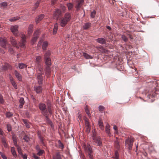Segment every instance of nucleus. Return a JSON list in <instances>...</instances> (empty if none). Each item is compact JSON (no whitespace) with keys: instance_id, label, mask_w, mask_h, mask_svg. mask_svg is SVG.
Segmentation results:
<instances>
[{"instance_id":"1","label":"nucleus","mask_w":159,"mask_h":159,"mask_svg":"<svg viewBox=\"0 0 159 159\" xmlns=\"http://www.w3.org/2000/svg\"><path fill=\"white\" fill-rule=\"evenodd\" d=\"M21 42L19 43V45L17 43V42L14 37H10V40L12 45L16 47L17 48H19V47L24 48L25 47V42L26 36L24 34H22L21 36Z\"/></svg>"},{"instance_id":"2","label":"nucleus","mask_w":159,"mask_h":159,"mask_svg":"<svg viewBox=\"0 0 159 159\" xmlns=\"http://www.w3.org/2000/svg\"><path fill=\"white\" fill-rule=\"evenodd\" d=\"M44 61L46 66L47 70L50 69L51 65V60L50 58V52L48 51L45 54L44 57Z\"/></svg>"},{"instance_id":"3","label":"nucleus","mask_w":159,"mask_h":159,"mask_svg":"<svg viewBox=\"0 0 159 159\" xmlns=\"http://www.w3.org/2000/svg\"><path fill=\"white\" fill-rule=\"evenodd\" d=\"M71 19L70 15V14L66 13L64 16V18H62L60 21L61 25L62 27L65 26L69 21Z\"/></svg>"},{"instance_id":"4","label":"nucleus","mask_w":159,"mask_h":159,"mask_svg":"<svg viewBox=\"0 0 159 159\" xmlns=\"http://www.w3.org/2000/svg\"><path fill=\"white\" fill-rule=\"evenodd\" d=\"M39 107V109L41 111L42 113L44 116L47 117L48 114L47 110L45 104L43 103H40Z\"/></svg>"},{"instance_id":"5","label":"nucleus","mask_w":159,"mask_h":159,"mask_svg":"<svg viewBox=\"0 0 159 159\" xmlns=\"http://www.w3.org/2000/svg\"><path fill=\"white\" fill-rule=\"evenodd\" d=\"M134 139L132 138L127 139L125 142L126 146H128V148L129 149H131L134 142Z\"/></svg>"},{"instance_id":"6","label":"nucleus","mask_w":159,"mask_h":159,"mask_svg":"<svg viewBox=\"0 0 159 159\" xmlns=\"http://www.w3.org/2000/svg\"><path fill=\"white\" fill-rule=\"evenodd\" d=\"M38 82L39 84H42L43 82V76L42 75H43V70H38Z\"/></svg>"},{"instance_id":"7","label":"nucleus","mask_w":159,"mask_h":159,"mask_svg":"<svg viewBox=\"0 0 159 159\" xmlns=\"http://www.w3.org/2000/svg\"><path fill=\"white\" fill-rule=\"evenodd\" d=\"M18 26L15 25L14 26H12L11 27V30L13 34L16 36L18 35Z\"/></svg>"},{"instance_id":"8","label":"nucleus","mask_w":159,"mask_h":159,"mask_svg":"<svg viewBox=\"0 0 159 159\" xmlns=\"http://www.w3.org/2000/svg\"><path fill=\"white\" fill-rule=\"evenodd\" d=\"M39 33L40 31L39 30H37L34 31V34L33 37L31 40L32 43L33 44L34 43L37 41L38 38Z\"/></svg>"},{"instance_id":"9","label":"nucleus","mask_w":159,"mask_h":159,"mask_svg":"<svg viewBox=\"0 0 159 159\" xmlns=\"http://www.w3.org/2000/svg\"><path fill=\"white\" fill-rule=\"evenodd\" d=\"M93 139L94 143H97V145L99 146H100L102 145V141L100 138L98 137H97L93 135Z\"/></svg>"},{"instance_id":"10","label":"nucleus","mask_w":159,"mask_h":159,"mask_svg":"<svg viewBox=\"0 0 159 159\" xmlns=\"http://www.w3.org/2000/svg\"><path fill=\"white\" fill-rule=\"evenodd\" d=\"M145 95L148 99H150L151 98L155 97L156 94L154 92H153L150 91H148L147 90L145 91Z\"/></svg>"},{"instance_id":"11","label":"nucleus","mask_w":159,"mask_h":159,"mask_svg":"<svg viewBox=\"0 0 159 159\" xmlns=\"http://www.w3.org/2000/svg\"><path fill=\"white\" fill-rule=\"evenodd\" d=\"M85 149L88 152L89 156L90 159H93L92 154V150L90 146L89 145H87V147H85Z\"/></svg>"},{"instance_id":"12","label":"nucleus","mask_w":159,"mask_h":159,"mask_svg":"<svg viewBox=\"0 0 159 159\" xmlns=\"http://www.w3.org/2000/svg\"><path fill=\"white\" fill-rule=\"evenodd\" d=\"M55 18L58 20L62 16V13L61 10L59 9H57L54 13Z\"/></svg>"},{"instance_id":"13","label":"nucleus","mask_w":159,"mask_h":159,"mask_svg":"<svg viewBox=\"0 0 159 159\" xmlns=\"http://www.w3.org/2000/svg\"><path fill=\"white\" fill-rule=\"evenodd\" d=\"M34 90L37 93H41L42 90V88L41 85H36L34 87Z\"/></svg>"},{"instance_id":"14","label":"nucleus","mask_w":159,"mask_h":159,"mask_svg":"<svg viewBox=\"0 0 159 159\" xmlns=\"http://www.w3.org/2000/svg\"><path fill=\"white\" fill-rule=\"evenodd\" d=\"M84 2V0H78L76 6V8L77 10H79L81 6L83 5Z\"/></svg>"},{"instance_id":"15","label":"nucleus","mask_w":159,"mask_h":159,"mask_svg":"<svg viewBox=\"0 0 159 159\" xmlns=\"http://www.w3.org/2000/svg\"><path fill=\"white\" fill-rule=\"evenodd\" d=\"M0 42L1 46L4 48H6V44H7L6 40L5 39L1 38L0 39Z\"/></svg>"},{"instance_id":"16","label":"nucleus","mask_w":159,"mask_h":159,"mask_svg":"<svg viewBox=\"0 0 159 159\" xmlns=\"http://www.w3.org/2000/svg\"><path fill=\"white\" fill-rule=\"evenodd\" d=\"M96 40L98 43L102 44H105L106 43V40L103 38H98Z\"/></svg>"},{"instance_id":"17","label":"nucleus","mask_w":159,"mask_h":159,"mask_svg":"<svg viewBox=\"0 0 159 159\" xmlns=\"http://www.w3.org/2000/svg\"><path fill=\"white\" fill-rule=\"evenodd\" d=\"M91 23L89 22L85 23L83 26V28L84 30L89 29L91 26Z\"/></svg>"},{"instance_id":"18","label":"nucleus","mask_w":159,"mask_h":159,"mask_svg":"<svg viewBox=\"0 0 159 159\" xmlns=\"http://www.w3.org/2000/svg\"><path fill=\"white\" fill-rule=\"evenodd\" d=\"M44 15L41 14L40 15L38 16L36 18V22L37 24H38L44 17Z\"/></svg>"},{"instance_id":"19","label":"nucleus","mask_w":159,"mask_h":159,"mask_svg":"<svg viewBox=\"0 0 159 159\" xmlns=\"http://www.w3.org/2000/svg\"><path fill=\"white\" fill-rule=\"evenodd\" d=\"M105 131L106 133L107 134L108 136H111V134L110 130V126L108 124H106Z\"/></svg>"},{"instance_id":"20","label":"nucleus","mask_w":159,"mask_h":159,"mask_svg":"<svg viewBox=\"0 0 159 159\" xmlns=\"http://www.w3.org/2000/svg\"><path fill=\"white\" fill-rule=\"evenodd\" d=\"M114 146L117 149H119L120 148V145L119 143L118 139L117 137L116 138V140L115 141Z\"/></svg>"},{"instance_id":"21","label":"nucleus","mask_w":159,"mask_h":159,"mask_svg":"<svg viewBox=\"0 0 159 159\" xmlns=\"http://www.w3.org/2000/svg\"><path fill=\"white\" fill-rule=\"evenodd\" d=\"M33 26L32 25H30L28 28V34L29 35H30L33 31Z\"/></svg>"},{"instance_id":"22","label":"nucleus","mask_w":159,"mask_h":159,"mask_svg":"<svg viewBox=\"0 0 159 159\" xmlns=\"http://www.w3.org/2000/svg\"><path fill=\"white\" fill-rule=\"evenodd\" d=\"M1 141L4 147L5 148H7L8 147V144L6 142V139L4 137H2Z\"/></svg>"},{"instance_id":"23","label":"nucleus","mask_w":159,"mask_h":159,"mask_svg":"<svg viewBox=\"0 0 159 159\" xmlns=\"http://www.w3.org/2000/svg\"><path fill=\"white\" fill-rule=\"evenodd\" d=\"M47 106V111H48L49 113H50V114H52V113L53 110L52 107L51 106V104H48Z\"/></svg>"},{"instance_id":"24","label":"nucleus","mask_w":159,"mask_h":159,"mask_svg":"<svg viewBox=\"0 0 159 159\" xmlns=\"http://www.w3.org/2000/svg\"><path fill=\"white\" fill-rule=\"evenodd\" d=\"M15 74L16 77L19 81H21L22 80V77L21 75L18 73L16 70L15 71Z\"/></svg>"},{"instance_id":"25","label":"nucleus","mask_w":159,"mask_h":159,"mask_svg":"<svg viewBox=\"0 0 159 159\" xmlns=\"http://www.w3.org/2000/svg\"><path fill=\"white\" fill-rule=\"evenodd\" d=\"M19 102L20 103L19 107L20 108H21L23 107L25 103V101L24 98H21L19 100Z\"/></svg>"},{"instance_id":"26","label":"nucleus","mask_w":159,"mask_h":159,"mask_svg":"<svg viewBox=\"0 0 159 159\" xmlns=\"http://www.w3.org/2000/svg\"><path fill=\"white\" fill-rule=\"evenodd\" d=\"M48 45V42L46 41H45L43 42V43L42 48L44 50H46L47 47Z\"/></svg>"},{"instance_id":"27","label":"nucleus","mask_w":159,"mask_h":159,"mask_svg":"<svg viewBox=\"0 0 159 159\" xmlns=\"http://www.w3.org/2000/svg\"><path fill=\"white\" fill-rule=\"evenodd\" d=\"M53 159H61L60 153L56 152L55 155L53 156Z\"/></svg>"},{"instance_id":"28","label":"nucleus","mask_w":159,"mask_h":159,"mask_svg":"<svg viewBox=\"0 0 159 159\" xmlns=\"http://www.w3.org/2000/svg\"><path fill=\"white\" fill-rule=\"evenodd\" d=\"M3 70H11V67L10 65L8 63H5L3 67Z\"/></svg>"},{"instance_id":"29","label":"nucleus","mask_w":159,"mask_h":159,"mask_svg":"<svg viewBox=\"0 0 159 159\" xmlns=\"http://www.w3.org/2000/svg\"><path fill=\"white\" fill-rule=\"evenodd\" d=\"M83 56L86 59H91L93 58V57L89 55L85 52H83Z\"/></svg>"},{"instance_id":"30","label":"nucleus","mask_w":159,"mask_h":159,"mask_svg":"<svg viewBox=\"0 0 159 159\" xmlns=\"http://www.w3.org/2000/svg\"><path fill=\"white\" fill-rule=\"evenodd\" d=\"M58 25L57 23L54 25L53 31V34L54 35H55L56 34L57 31L58 30Z\"/></svg>"},{"instance_id":"31","label":"nucleus","mask_w":159,"mask_h":159,"mask_svg":"<svg viewBox=\"0 0 159 159\" xmlns=\"http://www.w3.org/2000/svg\"><path fill=\"white\" fill-rule=\"evenodd\" d=\"M11 151L13 156L15 157H16L17 156L15 148L14 147H12L11 148Z\"/></svg>"},{"instance_id":"32","label":"nucleus","mask_w":159,"mask_h":159,"mask_svg":"<svg viewBox=\"0 0 159 159\" xmlns=\"http://www.w3.org/2000/svg\"><path fill=\"white\" fill-rule=\"evenodd\" d=\"M98 124L100 128L102 130L104 129V127L103 125V123L102 120L101 119H99L98 120Z\"/></svg>"},{"instance_id":"33","label":"nucleus","mask_w":159,"mask_h":159,"mask_svg":"<svg viewBox=\"0 0 159 159\" xmlns=\"http://www.w3.org/2000/svg\"><path fill=\"white\" fill-rule=\"evenodd\" d=\"M18 66L20 69H25L27 67L26 65L22 63H20Z\"/></svg>"},{"instance_id":"34","label":"nucleus","mask_w":159,"mask_h":159,"mask_svg":"<svg viewBox=\"0 0 159 159\" xmlns=\"http://www.w3.org/2000/svg\"><path fill=\"white\" fill-rule=\"evenodd\" d=\"M41 61V57L40 56H37L36 57V63L39 65V64L40 63Z\"/></svg>"},{"instance_id":"35","label":"nucleus","mask_w":159,"mask_h":159,"mask_svg":"<svg viewBox=\"0 0 159 159\" xmlns=\"http://www.w3.org/2000/svg\"><path fill=\"white\" fill-rule=\"evenodd\" d=\"M23 121L25 124V126L28 128H29L30 127V124L28 122V121L26 120H23Z\"/></svg>"},{"instance_id":"36","label":"nucleus","mask_w":159,"mask_h":159,"mask_svg":"<svg viewBox=\"0 0 159 159\" xmlns=\"http://www.w3.org/2000/svg\"><path fill=\"white\" fill-rule=\"evenodd\" d=\"M40 1L41 0H39L37 1L35 4V7H34L33 9L34 11L38 7Z\"/></svg>"},{"instance_id":"37","label":"nucleus","mask_w":159,"mask_h":159,"mask_svg":"<svg viewBox=\"0 0 159 159\" xmlns=\"http://www.w3.org/2000/svg\"><path fill=\"white\" fill-rule=\"evenodd\" d=\"M38 151V152L37 153V155L39 156H42L43 153H45L44 151L43 150L40 149Z\"/></svg>"},{"instance_id":"38","label":"nucleus","mask_w":159,"mask_h":159,"mask_svg":"<svg viewBox=\"0 0 159 159\" xmlns=\"http://www.w3.org/2000/svg\"><path fill=\"white\" fill-rule=\"evenodd\" d=\"M85 127L90 126V124L89 121V120L87 118L84 119Z\"/></svg>"},{"instance_id":"39","label":"nucleus","mask_w":159,"mask_h":159,"mask_svg":"<svg viewBox=\"0 0 159 159\" xmlns=\"http://www.w3.org/2000/svg\"><path fill=\"white\" fill-rule=\"evenodd\" d=\"M20 19V17L18 16H16V17H14L12 18L9 19V20L10 21H15L17 20H19Z\"/></svg>"},{"instance_id":"40","label":"nucleus","mask_w":159,"mask_h":159,"mask_svg":"<svg viewBox=\"0 0 159 159\" xmlns=\"http://www.w3.org/2000/svg\"><path fill=\"white\" fill-rule=\"evenodd\" d=\"M96 14V11L94 10L93 11H92L91 13L90 16L91 17L93 18L95 17V16Z\"/></svg>"},{"instance_id":"41","label":"nucleus","mask_w":159,"mask_h":159,"mask_svg":"<svg viewBox=\"0 0 159 159\" xmlns=\"http://www.w3.org/2000/svg\"><path fill=\"white\" fill-rule=\"evenodd\" d=\"M101 49L102 50L101 52L102 53H105L108 52V50L105 49L102 46H101L99 48V50Z\"/></svg>"},{"instance_id":"42","label":"nucleus","mask_w":159,"mask_h":159,"mask_svg":"<svg viewBox=\"0 0 159 159\" xmlns=\"http://www.w3.org/2000/svg\"><path fill=\"white\" fill-rule=\"evenodd\" d=\"M38 135L39 139H40L41 142L42 143H43V137L41 136V134L39 133H38Z\"/></svg>"},{"instance_id":"43","label":"nucleus","mask_w":159,"mask_h":159,"mask_svg":"<svg viewBox=\"0 0 159 159\" xmlns=\"http://www.w3.org/2000/svg\"><path fill=\"white\" fill-rule=\"evenodd\" d=\"M67 7L69 10H71V9L73 7V5L71 3H68L67 5Z\"/></svg>"},{"instance_id":"44","label":"nucleus","mask_w":159,"mask_h":159,"mask_svg":"<svg viewBox=\"0 0 159 159\" xmlns=\"http://www.w3.org/2000/svg\"><path fill=\"white\" fill-rule=\"evenodd\" d=\"M121 38L125 42H126L128 41V38L124 35H121Z\"/></svg>"},{"instance_id":"45","label":"nucleus","mask_w":159,"mask_h":159,"mask_svg":"<svg viewBox=\"0 0 159 159\" xmlns=\"http://www.w3.org/2000/svg\"><path fill=\"white\" fill-rule=\"evenodd\" d=\"M0 5L2 7H5L7 5V2H5L1 3Z\"/></svg>"},{"instance_id":"46","label":"nucleus","mask_w":159,"mask_h":159,"mask_svg":"<svg viewBox=\"0 0 159 159\" xmlns=\"http://www.w3.org/2000/svg\"><path fill=\"white\" fill-rule=\"evenodd\" d=\"M114 159H119V154L117 151L115 152Z\"/></svg>"},{"instance_id":"47","label":"nucleus","mask_w":159,"mask_h":159,"mask_svg":"<svg viewBox=\"0 0 159 159\" xmlns=\"http://www.w3.org/2000/svg\"><path fill=\"white\" fill-rule=\"evenodd\" d=\"M58 143L59 144V147L61 148H64V145L60 140H59L58 141Z\"/></svg>"},{"instance_id":"48","label":"nucleus","mask_w":159,"mask_h":159,"mask_svg":"<svg viewBox=\"0 0 159 159\" xmlns=\"http://www.w3.org/2000/svg\"><path fill=\"white\" fill-rule=\"evenodd\" d=\"M0 155L3 159H7V157L2 152H0Z\"/></svg>"},{"instance_id":"49","label":"nucleus","mask_w":159,"mask_h":159,"mask_svg":"<svg viewBox=\"0 0 159 159\" xmlns=\"http://www.w3.org/2000/svg\"><path fill=\"white\" fill-rule=\"evenodd\" d=\"M85 111L89 117H90V113L89 111L88 108L86 107L85 109Z\"/></svg>"},{"instance_id":"50","label":"nucleus","mask_w":159,"mask_h":159,"mask_svg":"<svg viewBox=\"0 0 159 159\" xmlns=\"http://www.w3.org/2000/svg\"><path fill=\"white\" fill-rule=\"evenodd\" d=\"M11 83L12 85L14 87L15 89H17V85H16L15 82L14 81H12L11 82Z\"/></svg>"},{"instance_id":"51","label":"nucleus","mask_w":159,"mask_h":159,"mask_svg":"<svg viewBox=\"0 0 159 159\" xmlns=\"http://www.w3.org/2000/svg\"><path fill=\"white\" fill-rule=\"evenodd\" d=\"M99 110L101 112L103 111L104 109V107L102 106H100L98 107Z\"/></svg>"},{"instance_id":"52","label":"nucleus","mask_w":159,"mask_h":159,"mask_svg":"<svg viewBox=\"0 0 159 159\" xmlns=\"http://www.w3.org/2000/svg\"><path fill=\"white\" fill-rule=\"evenodd\" d=\"M6 115L7 117L10 118L13 115V114L11 112H8L6 113Z\"/></svg>"},{"instance_id":"53","label":"nucleus","mask_w":159,"mask_h":159,"mask_svg":"<svg viewBox=\"0 0 159 159\" xmlns=\"http://www.w3.org/2000/svg\"><path fill=\"white\" fill-rule=\"evenodd\" d=\"M23 139L26 142H28L30 140V139L27 135H25V136L23 138Z\"/></svg>"},{"instance_id":"54","label":"nucleus","mask_w":159,"mask_h":159,"mask_svg":"<svg viewBox=\"0 0 159 159\" xmlns=\"http://www.w3.org/2000/svg\"><path fill=\"white\" fill-rule=\"evenodd\" d=\"M7 130L8 131H10L11 130V125L10 124L7 125Z\"/></svg>"},{"instance_id":"55","label":"nucleus","mask_w":159,"mask_h":159,"mask_svg":"<svg viewBox=\"0 0 159 159\" xmlns=\"http://www.w3.org/2000/svg\"><path fill=\"white\" fill-rule=\"evenodd\" d=\"M0 103L2 104L4 103V100L2 95L0 93Z\"/></svg>"},{"instance_id":"56","label":"nucleus","mask_w":159,"mask_h":159,"mask_svg":"<svg viewBox=\"0 0 159 159\" xmlns=\"http://www.w3.org/2000/svg\"><path fill=\"white\" fill-rule=\"evenodd\" d=\"M86 128V132L89 133L90 131V126L85 127Z\"/></svg>"},{"instance_id":"57","label":"nucleus","mask_w":159,"mask_h":159,"mask_svg":"<svg viewBox=\"0 0 159 159\" xmlns=\"http://www.w3.org/2000/svg\"><path fill=\"white\" fill-rule=\"evenodd\" d=\"M115 59H116V60L115 61H116V60L117 59V61L116 62V63L117 64H120V59L119 57H116L115 58H114Z\"/></svg>"},{"instance_id":"58","label":"nucleus","mask_w":159,"mask_h":159,"mask_svg":"<svg viewBox=\"0 0 159 159\" xmlns=\"http://www.w3.org/2000/svg\"><path fill=\"white\" fill-rule=\"evenodd\" d=\"M23 159H27V155L26 154H23L21 155Z\"/></svg>"},{"instance_id":"59","label":"nucleus","mask_w":159,"mask_h":159,"mask_svg":"<svg viewBox=\"0 0 159 159\" xmlns=\"http://www.w3.org/2000/svg\"><path fill=\"white\" fill-rule=\"evenodd\" d=\"M18 152L20 154L22 155V154L21 149L19 147L18 148Z\"/></svg>"},{"instance_id":"60","label":"nucleus","mask_w":159,"mask_h":159,"mask_svg":"<svg viewBox=\"0 0 159 159\" xmlns=\"http://www.w3.org/2000/svg\"><path fill=\"white\" fill-rule=\"evenodd\" d=\"M122 67H123L122 65H120L119 64V65H118L117 66V70H120V69H122Z\"/></svg>"},{"instance_id":"61","label":"nucleus","mask_w":159,"mask_h":159,"mask_svg":"<svg viewBox=\"0 0 159 159\" xmlns=\"http://www.w3.org/2000/svg\"><path fill=\"white\" fill-rule=\"evenodd\" d=\"M9 52L11 53H13L14 52V50H13V49L12 48H10L9 49Z\"/></svg>"},{"instance_id":"62","label":"nucleus","mask_w":159,"mask_h":159,"mask_svg":"<svg viewBox=\"0 0 159 159\" xmlns=\"http://www.w3.org/2000/svg\"><path fill=\"white\" fill-rule=\"evenodd\" d=\"M33 157L34 159H39V158L37 156H36L35 154H34Z\"/></svg>"},{"instance_id":"63","label":"nucleus","mask_w":159,"mask_h":159,"mask_svg":"<svg viewBox=\"0 0 159 159\" xmlns=\"http://www.w3.org/2000/svg\"><path fill=\"white\" fill-rule=\"evenodd\" d=\"M13 139L14 143L15 145L16 144H17V141L16 140V139H15L14 138H13Z\"/></svg>"},{"instance_id":"64","label":"nucleus","mask_w":159,"mask_h":159,"mask_svg":"<svg viewBox=\"0 0 159 159\" xmlns=\"http://www.w3.org/2000/svg\"><path fill=\"white\" fill-rule=\"evenodd\" d=\"M35 148H36V150H38V151H39V150H40V147H39V145H37L36 146Z\"/></svg>"}]
</instances>
